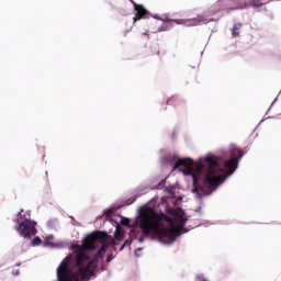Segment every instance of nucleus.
Returning a JSON list of instances; mask_svg holds the SVG:
<instances>
[{"label": "nucleus", "mask_w": 281, "mask_h": 281, "mask_svg": "<svg viewBox=\"0 0 281 281\" xmlns=\"http://www.w3.org/2000/svg\"><path fill=\"white\" fill-rule=\"evenodd\" d=\"M48 238H52V236H48Z\"/></svg>", "instance_id": "25"}, {"label": "nucleus", "mask_w": 281, "mask_h": 281, "mask_svg": "<svg viewBox=\"0 0 281 281\" xmlns=\"http://www.w3.org/2000/svg\"><path fill=\"white\" fill-rule=\"evenodd\" d=\"M173 21V23H181V22H179L180 20H172Z\"/></svg>", "instance_id": "21"}, {"label": "nucleus", "mask_w": 281, "mask_h": 281, "mask_svg": "<svg viewBox=\"0 0 281 281\" xmlns=\"http://www.w3.org/2000/svg\"><path fill=\"white\" fill-rule=\"evenodd\" d=\"M181 166L186 168L187 175H192V172H194V160H192L191 158L179 159L175 164L173 170H177V168H181Z\"/></svg>", "instance_id": "7"}, {"label": "nucleus", "mask_w": 281, "mask_h": 281, "mask_svg": "<svg viewBox=\"0 0 281 281\" xmlns=\"http://www.w3.org/2000/svg\"><path fill=\"white\" fill-rule=\"evenodd\" d=\"M111 260H113V255L108 256L106 262H111Z\"/></svg>", "instance_id": "18"}, {"label": "nucleus", "mask_w": 281, "mask_h": 281, "mask_svg": "<svg viewBox=\"0 0 281 281\" xmlns=\"http://www.w3.org/2000/svg\"><path fill=\"white\" fill-rule=\"evenodd\" d=\"M265 1L267 0H237V8H243V10H245V8H249V5L252 8H262V5H265Z\"/></svg>", "instance_id": "8"}, {"label": "nucleus", "mask_w": 281, "mask_h": 281, "mask_svg": "<svg viewBox=\"0 0 281 281\" xmlns=\"http://www.w3.org/2000/svg\"><path fill=\"white\" fill-rule=\"evenodd\" d=\"M16 267H21V263H16Z\"/></svg>", "instance_id": "24"}, {"label": "nucleus", "mask_w": 281, "mask_h": 281, "mask_svg": "<svg viewBox=\"0 0 281 281\" xmlns=\"http://www.w3.org/2000/svg\"><path fill=\"white\" fill-rule=\"evenodd\" d=\"M134 201H136V198H130L128 200H126L125 204L133 205Z\"/></svg>", "instance_id": "14"}, {"label": "nucleus", "mask_w": 281, "mask_h": 281, "mask_svg": "<svg viewBox=\"0 0 281 281\" xmlns=\"http://www.w3.org/2000/svg\"><path fill=\"white\" fill-rule=\"evenodd\" d=\"M240 27H243L241 24H235L234 27H233V36H239L240 33Z\"/></svg>", "instance_id": "11"}, {"label": "nucleus", "mask_w": 281, "mask_h": 281, "mask_svg": "<svg viewBox=\"0 0 281 281\" xmlns=\"http://www.w3.org/2000/svg\"><path fill=\"white\" fill-rule=\"evenodd\" d=\"M168 213L172 214V216H177V210H175V209H169Z\"/></svg>", "instance_id": "17"}, {"label": "nucleus", "mask_w": 281, "mask_h": 281, "mask_svg": "<svg viewBox=\"0 0 281 281\" xmlns=\"http://www.w3.org/2000/svg\"><path fill=\"white\" fill-rule=\"evenodd\" d=\"M130 223H131V220H128V218H123L122 221H121V225H130Z\"/></svg>", "instance_id": "15"}, {"label": "nucleus", "mask_w": 281, "mask_h": 281, "mask_svg": "<svg viewBox=\"0 0 281 281\" xmlns=\"http://www.w3.org/2000/svg\"><path fill=\"white\" fill-rule=\"evenodd\" d=\"M18 231L20 232L23 238H32V236H36V222L31 221L30 218L23 217V211L18 214Z\"/></svg>", "instance_id": "4"}, {"label": "nucleus", "mask_w": 281, "mask_h": 281, "mask_svg": "<svg viewBox=\"0 0 281 281\" xmlns=\"http://www.w3.org/2000/svg\"><path fill=\"white\" fill-rule=\"evenodd\" d=\"M114 238H115V240H123L124 235L122 234V232L116 229L114 233Z\"/></svg>", "instance_id": "12"}, {"label": "nucleus", "mask_w": 281, "mask_h": 281, "mask_svg": "<svg viewBox=\"0 0 281 281\" xmlns=\"http://www.w3.org/2000/svg\"><path fill=\"white\" fill-rule=\"evenodd\" d=\"M12 273L13 276H19V270L13 271Z\"/></svg>", "instance_id": "19"}, {"label": "nucleus", "mask_w": 281, "mask_h": 281, "mask_svg": "<svg viewBox=\"0 0 281 281\" xmlns=\"http://www.w3.org/2000/svg\"><path fill=\"white\" fill-rule=\"evenodd\" d=\"M169 106H177L179 104V99L177 97H171L167 100Z\"/></svg>", "instance_id": "10"}, {"label": "nucleus", "mask_w": 281, "mask_h": 281, "mask_svg": "<svg viewBox=\"0 0 281 281\" xmlns=\"http://www.w3.org/2000/svg\"><path fill=\"white\" fill-rule=\"evenodd\" d=\"M231 159L224 161L223 165L218 162V158L212 154L200 160L198 166V172H203L206 168V175L203 180V188L214 190L220 183H223L224 179H227L231 175L236 172L238 168V161L243 159L245 153L236 146L229 148Z\"/></svg>", "instance_id": "3"}, {"label": "nucleus", "mask_w": 281, "mask_h": 281, "mask_svg": "<svg viewBox=\"0 0 281 281\" xmlns=\"http://www.w3.org/2000/svg\"><path fill=\"white\" fill-rule=\"evenodd\" d=\"M144 236H154L155 238H168L176 240L177 236H181L183 229V221L181 217H169L164 213H158L153 207H144L140 211L138 220Z\"/></svg>", "instance_id": "2"}, {"label": "nucleus", "mask_w": 281, "mask_h": 281, "mask_svg": "<svg viewBox=\"0 0 281 281\" xmlns=\"http://www.w3.org/2000/svg\"><path fill=\"white\" fill-rule=\"evenodd\" d=\"M196 281H207V279H205V277L203 274H199L196 277Z\"/></svg>", "instance_id": "16"}, {"label": "nucleus", "mask_w": 281, "mask_h": 281, "mask_svg": "<svg viewBox=\"0 0 281 281\" xmlns=\"http://www.w3.org/2000/svg\"><path fill=\"white\" fill-rule=\"evenodd\" d=\"M138 241H139V243H144V237H139V238H138Z\"/></svg>", "instance_id": "20"}, {"label": "nucleus", "mask_w": 281, "mask_h": 281, "mask_svg": "<svg viewBox=\"0 0 281 281\" xmlns=\"http://www.w3.org/2000/svg\"><path fill=\"white\" fill-rule=\"evenodd\" d=\"M191 24L193 25H201V23L207 24L216 21L215 19H207L205 15H198L196 18H193L189 20Z\"/></svg>", "instance_id": "9"}, {"label": "nucleus", "mask_w": 281, "mask_h": 281, "mask_svg": "<svg viewBox=\"0 0 281 281\" xmlns=\"http://www.w3.org/2000/svg\"><path fill=\"white\" fill-rule=\"evenodd\" d=\"M124 247H126V244H124L121 249H124Z\"/></svg>", "instance_id": "23"}, {"label": "nucleus", "mask_w": 281, "mask_h": 281, "mask_svg": "<svg viewBox=\"0 0 281 281\" xmlns=\"http://www.w3.org/2000/svg\"><path fill=\"white\" fill-rule=\"evenodd\" d=\"M46 245H54V243H50V241H46Z\"/></svg>", "instance_id": "22"}, {"label": "nucleus", "mask_w": 281, "mask_h": 281, "mask_svg": "<svg viewBox=\"0 0 281 281\" xmlns=\"http://www.w3.org/2000/svg\"><path fill=\"white\" fill-rule=\"evenodd\" d=\"M131 2L134 5V10L136 12L133 21L134 23H137V21H140V19H148L150 12L148 10H146V8H144L142 4H138L137 2L131 0Z\"/></svg>", "instance_id": "6"}, {"label": "nucleus", "mask_w": 281, "mask_h": 281, "mask_svg": "<svg viewBox=\"0 0 281 281\" xmlns=\"http://www.w3.org/2000/svg\"><path fill=\"white\" fill-rule=\"evenodd\" d=\"M232 10H243V8H238V0H218L211 7L210 15L214 16L218 12H232Z\"/></svg>", "instance_id": "5"}, {"label": "nucleus", "mask_w": 281, "mask_h": 281, "mask_svg": "<svg viewBox=\"0 0 281 281\" xmlns=\"http://www.w3.org/2000/svg\"><path fill=\"white\" fill-rule=\"evenodd\" d=\"M109 234L104 232H94L89 234L85 239L82 245H74L72 249L75 250V262L78 267L77 272H71L69 263L74 260V256L68 255L57 268V280L58 281H80L89 280L93 272L95 271V260L91 259V256L87 251L98 248L100 243L101 248L99 249V256L103 258L104 254L109 249Z\"/></svg>", "instance_id": "1"}, {"label": "nucleus", "mask_w": 281, "mask_h": 281, "mask_svg": "<svg viewBox=\"0 0 281 281\" xmlns=\"http://www.w3.org/2000/svg\"><path fill=\"white\" fill-rule=\"evenodd\" d=\"M32 243H33L34 247H36V246L41 245V243H43V240L41 239V237H35Z\"/></svg>", "instance_id": "13"}]
</instances>
